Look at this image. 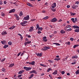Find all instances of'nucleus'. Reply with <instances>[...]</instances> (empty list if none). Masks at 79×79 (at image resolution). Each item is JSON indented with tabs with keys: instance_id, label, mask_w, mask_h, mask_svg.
<instances>
[{
	"instance_id": "nucleus-1",
	"label": "nucleus",
	"mask_w": 79,
	"mask_h": 79,
	"mask_svg": "<svg viewBox=\"0 0 79 79\" xmlns=\"http://www.w3.org/2000/svg\"><path fill=\"white\" fill-rule=\"evenodd\" d=\"M27 21L23 20V22L20 23V25L24 27V26H26V24H27Z\"/></svg>"
},
{
	"instance_id": "nucleus-2",
	"label": "nucleus",
	"mask_w": 79,
	"mask_h": 79,
	"mask_svg": "<svg viewBox=\"0 0 79 79\" xmlns=\"http://www.w3.org/2000/svg\"><path fill=\"white\" fill-rule=\"evenodd\" d=\"M23 69H25V70H26V71H30V70H31V69H32V68L27 67H24Z\"/></svg>"
},
{
	"instance_id": "nucleus-3",
	"label": "nucleus",
	"mask_w": 79,
	"mask_h": 79,
	"mask_svg": "<svg viewBox=\"0 0 79 79\" xmlns=\"http://www.w3.org/2000/svg\"><path fill=\"white\" fill-rule=\"evenodd\" d=\"M30 17H29V15H27L26 17H25L23 19V20H25V21H27V20H29Z\"/></svg>"
},
{
	"instance_id": "nucleus-4",
	"label": "nucleus",
	"mask_w": 79,
	"mask_h": 79,
	"mask_svg": "<svg viewBox=\"0 0 79 79\" xmlns=\"http://www.w3.org/2000/svg\"><path fill=\"white\" fill-rule=\"evenodd\" d=\"M57 21H58V20L56 18H53L52 19L50 20L51 22H52V23H55V22H56Z\"/></svg>"
},
{
	"instance_id": "nucleus-5",
	"label": "nucleus",
	"mask_w": 79,
	"mask_h": 79,
	"mask_svg": "<svg viewBox=\"0 0 79 79\" xmlns=\"http://www.w3.org/2000/svg\"><path fill=\"white\" fill-rule=\"evenodd\" d=\"M77 7H78V6L76 5H73L72 6V8L74 9H77Z\"/></svg>"
},
{
	"instance_id": "nucleus-6",
	"label": "nucleus",
	"mask_w": 79,
	"mask_h": 79,
	"mask_svg": "<svg viewBox=\"0 0 79 79\" xmlns=\"http://www.w3.org/2000/svg\"><path fill=\"white\" fill-rule=\"evenodd\" d=\"M15 11H16V10H15V9H11L9 11V13H14V12H15Z\"/></svg>"
},
{
	"instance_id": "nucleus-7",
	"label": "nucleus",
	"mask_w": 79,
	"mask_h": 79,
	"mask_svg": "<svg viewBox=\"0 0 79 79\" xmlns=\"http://www.w3.org/2000/svg\"><path fill=\"white\" fill-rule=\"evenodd\" d=\"M15 16L16 18V20L17 21H18V20H19L20 18L19 17V16L17 14H15Z\"/></svg>"
},
{
	"instance_id": "nucleus-8",
	"label": "nucleus",
	"mask_w": 79,
	"mask_h": 79,
	"mask_svg": "<svg viewBox=\"0 0 79 79\" xmlns=\"http://www.w3.org/2000/svg\"><path fill=\"white\" fill-rule=\"evenodd\" d=\"M56 3L54 2L53 4L52 5V7L53 8H55V7H56Z\"/></svg>"
},
{
	"instance_id": "nucleus-9",
	"label": "nucleus",
	"mask_w": 79,
	"mask_h": 79,
	"mask_svg": "<svg viewBox=\"0 0 79 79\" xmlns=\"http://www.w3.org/2000/svg\"><path fill=\"white\" fill-rule=\"evenodd\" d=\"M35 62L33 61L32 62L29 63V64L34 65H35Z\"/></svg>"
},
{
	"instance_id": "nucleus-10",
	"label": "nucleus",
	"mask_w": 79,
	"mask_h": 79,
	"mask_svg": "<svg viewBox=\"0 0 79 79\" xmlns=\"http://www.w3.org/2000/svg\"><path fill=\"white\" fill-rule=\"evenodd\" d=\"M8 64L9 65V67H13L14 65H15V64H12L11 63L10 64V63H9Z\"/></svg>"
},
{
	"instance_id": "nucleus-11",
	"label": "nucleus",
	"mask_w": 79,
	"mask_h": 79,
	"mask_svg": "<svg viewBox=\"0 0 79 79\" xmlns=\"http://www.w3.org/2000/svg\"><path fill=\"white\" fill-rule=\"evenodd\" d=\"M36 55L37 56H42V53H36Z\"/></svg>"
},
{
	"instance_id": "nucleus-12",
	"label": "nucleus",
	"mask_w": 79,
	"mask_h": 79,
	"mask_svg": "<svg viewBox=\"0 0 79 79\" xmlns=\"http://www.w3.org/2000/svg\"><path fill=\"white\" fill-rule=\"evenodd\" d=\"M30 29L29 30V31L30 32H32V31H34V27H30Z\"/></svg>"
},
{
	"instance_id": "nucleus-13",
	"label": "nucleus",
	"mask_w": 79,
	"mask_h": 79,
	"mask_svg": "<svg viewBox=\"0 0 79 79\" xmlns=\"http://www.w3.org/2000/svg\"><path fill=\"white\" fill-rule=\"evenodd\" d=\"M72 27H73L74 29H79V27L77 26L74 25Z\"/></svg>"
},
{
	"instance_id": "nucleus-14",
	"label": "nucleus",
	"mask_w": 79,
	"mask_h": 79,
	"mask_svg": "<svg viewBox=\"0 0 79 79\" xmlns=\"http://www.w3.org/2000/svg\"><path fill=\"white\" fill-rule=\"evenodd\" d=\"M57 73L58 71L56 70L52 73V74H53V75H55L56 74H57Z\"/></svg>"
},
{
	"instance_id": "nucleus-15",
	"label": "nucleus",
	"mask_w": 79,
	"mask_h": 79,
	"mask_svg": "<svg viewBox=\"0 0 79 79\" xmlns=\"http://www.w3.org/2000/svg\"><path fill=\"white\" fill-rule=\"evenodd\" d=\"M1 34L2 35H6L7 34V33L6 32V31H4L2 32V33Z\"/></svg>"
},
{
	"instance_id": "nucleus-16",
	"label": "nucleus",
	"mask_w": 79,
	"mask_h": 79,
	"mask_svg": "<svg viewBox=\"0 0 79 79\" xmlns=\"http://www.w3.org/2000/svg\"><path fill=\"white\" fill-rule=\"evenodd\" d=\"M24 70H21V71H19V72L18 74H22V73H24Z\"/></svg>"
},
{
	"instance_id": "nucleus-17",
	"label": "nucleus",
	"mask_w": 79,
	"mask_h": 79,
	"mask_svg": "<svg viewBox=\"0 0 79 79\" xmlns=\"http://www.w3.org/2000/svg\"><path fill=\"white\" fill-rule=\"evenodd\" d=\"M44 48L46 49V50H48V49H50V47H47L45 46L43 48Z\"/></svg>"
},
{
	"instance_id": "nucleus-18",
	"label": "nucleus",
	"mask_w": 79,
	"mask_h": 79,
	"mask_svg": "<svg viewBox=\"0 0 79 79\" xmlns=\"http://www.w3.org/2000/svg\"><path fill=\"white\" fill-rule=\"evenodd\" d=\"M15 27H16V26H13L9 28V29H10L11 30H12L13 29H15Z\"/></svg>"
},
{
	"instance_id": "nucleus-19",
	"label": "nucleus",
	"mask_w": 79,
	"mask_h": 79,
	"mask_svg": "<svg viewBox=\"0 0 79 79\" xmlns=\"http://www.w3.org/2000/svg\"><path fill=\"white\" fill-rule=\"evenodd\" d=\"M60 32L61 34H65V32L63 30H62L60 31Z\"/></svg>"
},
{
	"instance_id": "nucleus-20",
	"label": "nucleus",
	"mask_w": 79,
	"mask_h": 79,
	"mask_svg": "<svg viewBox=\"0 0 79 79\" xmlns=\"http://www.w3.org/2000/svg\"><path fill=\"white\" fill-rule=\"evenodd\" d=\"M75 74L76 75H77L79 74V69L77 70V71L75 72Z\"/></svg>"
},
{
	"instance_id": "nucleus-21",
	"label": "nucleus",
	"mask_w": 79,
	"mask_h": 79,
	"mask_svg": "<svg viewBox=\"0 0 79 79\" xmlns=\"http://www.w3.org/2000/svg\"><path fill=\"white\" fill-rule=\"evenodd\" d=\"M9 47V45H5L4 46H3L4 48H6L7 47Z\"/></svg>"
},
{
	"instance_id": "nucleus-22",
	"label": "nucleus",
	"mask_w": 79,
	"mask_h": 79,
	"mask_svg": "<svg viewBox=\"0 0 79 79\" xmlns=\"http://www.w3.org/2000/svg\"><path fill=\"white\" fill-rule=\"evenodd\" d=\"M34 74L33 73L32 74L30 75V77H29V79H31V78H32V77H33V76H34Z\"/></svg>"
},
{
	"instance_id": "nucleus-23",
	"label": "nucleus",
	"mask_w": 79,
	"mask_h": 79,
	"mask_svg": "<svg viewBox=\"0 0 79 79\" xmlns=\"http://www.w3.org/2000/svg\"><path fill=\"white\" fill-rule=\"evenodd\" d=\"M1 43H2V44H5L6 43V41L5 40H3L2 41H1Z\"/></svg>"
},
{
	"instance_id": "nucleus-24",
	"label": "nucleus",
	"mask_w": 79,
	"mask_h": 79,
	"mask_svg": "<svg viewBox=\"0 0 79 79\" xmlns=\"http://www.w3.org/2000/svg\"><path fill=\"white\" fill-rule=\"evenodd\" d=\"M19 13H20L19 14V16L20 17L22 16H23V12L20 11V12Z\"/></svg>"
},
{
	"instance_id": "nucleus-25",
	"label": "nucleus",
	"mask_w": 79,
	"mask_h": 79,
	"mask_svg": "<svg viewBox=\"0 0 79 79\" xmlns=\"http://www.w3.org/2000/svg\"><path fill=\"white\" fill-rule=\"evenodd\" d=\"M74 32H79V28L78 29H76L74 30Z\"/></svg>"
},
{
	"instance_id": "nucleus-26",
	"label": "nucleus",
	"mask_w": 79,
	"mask_h": 79,
	"mask_svg": "<svg viewBox=\"0 0 79 79\" xmlns=\"http://www.w3.org/2000/svg\"><path fill=\"white\" fill-rule=\"evenodd\" d=\"M27 5H28V6H31V7H32V4L29 3H27Z\"/></svg>"
},
{
	"instance_id": "nucleus-27",
	"label": "nucleus",
	"mask_w": 79,
	"mask_h": 79,
	"mask_svg": "<svg viewBox=\"0 0 79 79\" xmlns=\"http://www.w3.org/2000/svg\"><path fill=\"white\" fill-rule=\"evenodd\" d=\"M72 58H75V59H77V58H78V57H77V56H73Z\"/></svg>"
},
{
	"instance_id": "nucleus-28",
	"label": "nucleus",
	"mask_w": 79,
	"mask_h": 79,
	"mask_svg": "<svg viewBox=\"0 0 79 79\" xmlns=\"http://www.w3.org/2000/svg\"><path fill=\"white\" fill-rule=\"evenodd\" d=\"M60 60H61V59H60V58H56L54 59V60H55L56 61H60Z\"/></svg>"
},
{
	"instance_id": "nucleus-29",
	"label": "nucleus",
	"mask_w": 79,
	"mask_h": 79,
	"mask_svg": "<svg viewBox=\"0 0 79 79\" xmlns=\"http://www.w3.org/2000/svg\"><path fill=\"white\" fill-rule=\"evenodd\" d=\"M48 61L49 62V63H52V64H53V61L52 60H49Z\"/></svg>"
},
{
	"instance_id": "nucleus-30",
	"label": "nucleus",
	"mask_w": 79,
	"mask_h": 79,
	"mask_svg": "<svg viewBox=\"0 0 79 79\" xmlns=\"http://www.w3.org/2000/svg\"><path fill=\"white\" fill-rule=\"evenodd\" d=\"M67 28H70V27H71V26H70V25H67L65 27Z\"/></svg>"
},
{
	"instance_id": "nucleus-31",
	"label": "nucleus",
	"mask_w": 79,
	"mask_h": 79,
	"mask_svg": "<svg viewBox=\"0 0 79 79\" xmlns=\"http://www.w3.org/2000/svg\"><path fill=\"white\" fill-rule=\"evenodd\" d=\"M8 44L9 45H12V42L11 41H9L8 42Z\"/></svg>"
},
{
	"instance_id": "nucleus-32",
	"label": "nucleus",
	"mask_w": 79,
	"mask_h": 79,
	"mask_svg": "<svg viewBox=\"0 0 79 79\" xmlns=\"http://www.w3.org/2000/svg\"><path fill=\"white\" fill-rule=\"evenodd\" d=\"M39 24H36V30H37L38 28H39Z\"/></svg>"
},
{
	"instance_id": "nucleus-33",
	"label": "nucleus",
	"mask_w": 79,
	"mask_h": 79,
	"mask_svg": "<svg viewBox=\"0 0 79 79\" xmlns=\"http://www.w3.org/2000/svg\"><path fill=\"white\" fill-rule=\"evenodd\" d=\"M72 30V29L71 28H70L69 29H67V31H68V32H69V31H71Z\"/></svg>"
},
{
	"instance_id": "nucleus-34",
	"label": "nucleus",
	"mask_w": 79,
	"mask_h": 79,
	"mask_svg": "<svg viewBox=\"0 0 79 79\" xmlns=\"http://www.w3.org/2000/svg\"><path fill=\"white\" fill-rule=\"evenodd\" d=\"M79 46V45L77 44V45H75L73 46V48H75L76 47H78Z\"/></svg>"
},
{
	"instance_id": "nucleus-35",
	"label": "nucleus",
	"mask_w": 79,
	"mask_h": 79,
	"mask_svg": "<svg viewBox=\"0 0 79 79\" xmlns=\"http://www.w3.org/2000/svg\"><path fill=\"white\" fill-rule=\"evenodd\" d=\"M50 70L52 71V69L51 68H49L48 69L47 71V72H49Z\"/></svg>"
},
{
	"instance_id": "nucleus-36",
	"label": "nucleus",
	"mask_w": 79,
	"mask_h": 79,
	"mask_svg": "<svg viewBox=\"0 0 79 79\" xmlns=\"http://www.w3.org/2000/svg\"><path fill=\"white\" fill-rule=\"evenodd\" d=\"M40 66H43V67H47V65H45V64H40Z\"/></svg>"
},
{
	"instance_id": "nucleus-37",
	"label": "nucleus",
	"mask_w": 79,
	"mask_h": 79,
	"mask_svg": "<svg viewBox=\"0 0 79 79\" xmlns=\"http://www.w3.org/2000/svg\"><path fill=\"white\" fill-rule=\"evenodd\" d=\"M43 30V28L42 27H39L38 28V31H42Z\"/></svg>"
},
{
	"instance_id": "nucleus-38",
	"label": "nucleus",
	"mask_w": 79,
	"mask_h": 79,
	"mask_svg": "<svg viewBox=\"0 0 79 79\" xmlns=\"http://www.w3.org/2000/svg\"><path fill=\"white\" fill-rule=\"evenodd\" d=\"M71 16H74L75 15H76V13H71Z\"/></svg>"
},
{
	"instance_id": "nucleus-39",
	"label": "nucleus",
	"mask_w": 79,
	"mask_h": 79,
	"mask_svg": "<svg viewBox=\"0 0 79 79\" xmlns=\"http://www.w3.org/2000/svg\"><path fill=\"white\" fill-rule=\"evenodd\" d=\"M48 18V16H46L44 18V19H47Z\"/></svg>"
},
{
	"instance_id": "nucleus-40",
	"label": "nucleus",
	"mask_w": 79,
	"mask_h": 79,
	"mask_svg": "<svg viewBox=\"0 0 79 79\" xmlns=\"http://www.w3.org/2000/svg\"><path fill=\"white\" fill-rule=\"evenodd\" d=\"M5 60H6V58H4V59H3L2 60H1V62H2V63H3V61H5Z\"/></svg>"
},
{
	"instance_id": "nucleus-41",
	"label": "nucleus",
	"mask_w": 79,
	"mask_h": 79,
	"mask_svg": "<svg viewBox=\"0 0 79 79\" xmlns=\"http://www.w3.org/2000/svg\"><path fill=\"white\" fill-rule=\"evenodd\" d=\"M33 73H35V74H37V72L35 71V70H33Z\"/></svg>"
},
{
	"instance_id": "nucleus-42",
	"label": "nucleus",
	"mask_w": 79,
	"mask_h": 79,
	"mask_svg": "<svg viewBox=\"0 0 79 79\" xmlns=\"http://www.w3.org/2000/svg\"><path fill=\"white\" fill-rule=\"evenodd\" d=\"M49 76L50 79H53V77H52V76L51 75H49Z\"/></svg>"
},
{
	"instance_id": "nucleus-43",
	"label": "nucleus",
	"mask_w": 79,
	"mask_h": 79,
	"mask_svg": "<svg viewBox=\"0 0 79 79\" xmlns=\"http://www.w3.org/2000/svg\"><path fill=\"white\" fill-rule=\"evenodd\" d=\"M75 4L76 5H79V1H77L75 2Z\"/></svg>"
},
{
	"instance_id": "nucleus-44",
	"label": "nucleus",
	"mask_w": 79,
	"mask_h": 79,
	"mask_svg": "<svg viewBox=\"0 0 79 79\" xmlns=\"http://www.w3.org/2000/svg\"><path fill=\"white\" fill-rule=\"evenodd\" d=\"M0 5H3V1H0Z\"/></svg>"
},
{
	"instance_id": "nucleus-45",
	"label": "nucleus",
	"mask_w": 79,
	"mask_h": 79,
	"mask_svg": "<svg viewBox=\"0 0 79 79\" xmlns=\"http://www.w3.org/2000/svg\"><path fill=\"white\" fill-rule=\"evenodd\" d=\"M43 40L44 42H47V41L48 40H47V39H43Z\"/></svg>"
},
{
	"instance_id": "nucleus-46",
	"label": "nucleus",
	"mask_w": 79,
	"mask_h": 79,
	"mask_svg": "<svg viewBox=\"0 0 79 79\" xmlns=\"http://www.w3.org/2000/svg\"><path fill=\"white\" fill-rule=\"evenodd\" d=\"M52 11L53 12H55V11H56V9H52Z\"/></svg>"
},
{
	"instance_id": "nucleus-47",
	"label": "nucleus",
	"mask_w": 79,
	"mask_h": 79,
	"mask_svg": "<svg viewBox=\"0 0 79 79\" xmlns=\"http://www.w3.org/2000/svg\"><path fill=\"white\" fill-rule=\"evenodd\" d=\"M61 73L63 75L65 73V72L64 71H62L61 72Z\"/></svg>"
},
{
	"instance_id": "nucleus-48",
	"label": "nucleus",
	"mask_w": 79,
	"mask_h": 79,
	"mask_svg": "<svg viewBox=\"0 0 79 79\" xmlns=\"http://www.w3.org/2000/svg\"><path fill=\"white\" fill-rule=\"evenodd\" d=\"M71 44V43H70V42H68L67 43V45H70Z\"/></svg>"
},
{
	"instance_id": "nucleus-49",
	"label": "nucleus",
	"mask_w": 79,
	"mask_h": 79,
	"mask_svg": "<svg viewBox=\"0 0 79 79\" xmlns=\"http://www.w3.org/2000/svg\"><path fill=\"white\" fill-rule=\"evenodd\" d=\"M21 52H19L18 54H17V56H19L20 55H21Z\"/></svg>"
},
{
	"instance_id": "nucleus-50",
	"label": "nucleus",
	"mask_w": 79,
	"mask_h": 79,
	"mask_svg": "<svg viewBox=\"0 0 79 79\" xmlns=\"http://www.w3.org/2000/svg\"><path fill=\"white\" fill-rule=\"evenodd\" d=\"M2 70L3 72H5V69L4 68H2Z\"/></svg>"
},
{
	"instance_id": "nucleus-51",
	"label": "nucleus",
	"mask_w": 79,
	"mask_h": 79,
	"mask_svg": "<svg viewBox=\"0 0 79 79\" xmlns=\"http://www.w3.org/2000/svg\"><path fill=\"white\" fill-rule=\"evenodd\" d=\"M41 50L42 51H46V49L45 48L44 49V48H42L41 49Z\"/></svg>"
},
{
	"instance_id": "nucleus-52",
	"label": "nucleus",
	"mask_w": 79,
	"mask_h": 79,
	"mask_svg": "<svg viewBox=\"0 0 79 79\" xmlns=\"http://www.w3.org/2000/svg\"><path fill=\"white\" fill-rule=\"evenodd\" d=\"M42 32H41V31H37V33L39 34H41Z\"/></svg>"
},
{
	"instance_id": "nucleus-53",
	"label": "nucleus",
	"mask_w": 79,
	"mask_h": 79,
	"mask_svg": "<svg viewBox=\"0 0 79 79\" xmlns=\"http://www.w3.org/2000/svg\"><path fill=\"white\" fill-rule=\"evenodd\" d=\"M26 43H27V44H31V41H27Z\"/></svg>"
},
{
	"instance_id": "nucleus-54",
	"label": "nucleus",
	"mask_w": 79,
	"mask_h": 79,
	"mask_svg": "<svg viewBox=\"0 0 79 79\" xmlns=\"http://www.w3.org/2000/svg\"><path fill=\"white\" fill-rule=\"evenodd\" d=\"M70 40H71V41H73V40H74V39L73 38H70Z\"/></svg>"
},
{
	"instance_id": "nucleus-55",
	"label": "nucleus",
	"mask_w": 79,
	"mask_h": 79,
	"mask_svg": "<svg viewBox=\"0 0 79 79\" xmlns=\"http://www.w3.org/2000/svg\"><path fill=\"white\" fill-rule=\"evenodd\" d=\"M1 16H5V14H4V13H2L1 14Z\"/></svg>"
},
{
	"instance_id": "nucleus-56",
	"label": "nucleus",
	"mask_w": 79,
	"mask_h": 79,
	"mask_svg": "<svg viewBox=\"0 0 79 79\" xmlns=\"http://www.w3.org/2000/svg\"><path fill=\"white\" fill-rule=\"evenodd\" d=\"M36 20L35 19H31V21H35Z\"/></svg>"
},
{
	"instance_id": "nucleus-57",
	"label": "nucleus",
	"mask_w": 79,
	"mask_h": 79,
	"mask_svg": "<svg viewBox=\"0 0 79 79\" xmlns=\"http://www.w3.org/2000/svg\"><path fill=\"white\" fill-rule=\"evenodd\" d=\"M22 74L19 75L18 76V77H21V76H22Z\"/></svg>"
},
{
	"instance_id": "nucleus-58",
	"label": "nucleus",
	"mask_w": 79,
	"mask_h": 79,
	"mask_svg": "<svg viewBox=\"0 0 79 79\" xmlns=\"http://www.w3.org/2000/svg\"><path fill=\"white\" fill-rule=\"evenodd\" d=\"M43 39H47V37L44 36L43 38Z\"/></svg>"
},
{
	"instance_id": "nucleus-59",
	"label": "nucleus",
	"mask_w": 79,
	"mask_h": 79,
	"mask_svg": "<svg viewBox=\"0 0 79 79\" xmlns=\"http://www.w3.org/2000/svg\"><path fill=\"white\" fill-rule=\"evenodd\" d=\"M6 3H7V2H6V1H4V4H5V5H6Z\"/></svg>"
},
{
	"instance_id": "nucleus-60",
	"label": "nucleus",
	"mask_w": 79,
	"mask_h": 79,
	"mask_svg": "<svg viewBox=\"0 0 79 79\" xmlns=\"http://www.w3.org/2000/svg\"><path fill=\"white\" fill-rule=\"evenodd\" d=\"M56 45H60V44L59 43H56Z\"/></svg>"
},
{
	"instance_id": "nucleus-61",
	"label": "nucleus",
	"mask_w": 79,
	"mask_h": 79,
	"mask_svg": "<svg viewBox=\"0 0 79 79\" xmlns=\"http://www.w3.org/2000/svg\"><path fill=\"white\" fill-rule=\"evenodd\" d=\"M69 7H70V6L68 5L67 6V8H69Z\"/></svg>"
},
{
	"instance_id": "nucleus-62",
	"label": "nucleus",
	"mask_w": 79,
	"mask_h": 79,
	"mask_svg": "<svg viewBox=\"0 0 79 79\" xmlns=\"http://www.w3.org/2000/svg\"><path fill=\"white\" fill-rule=\"evenodd\" d=\"M24 55V52H22L21 54V56H23Z\"/></svg>"
},
{
	"instance_id": "nucleus-63",
	"label": "nucleus",
	"mask_w": 79,
	"mask_h": 79,
	"mask_svg": "<svg viewBox=\"0 0 79 79\" xmlns=\"http://www.w3.org/2000/svg\"><path fill=\"white\" fill-rule=\"evenodd\" d=\"M76 63L75 62H73V63H72V64H76Z\"/></svg>"
},
{
	"instance_id": "nucleus-64",
	"label": "nucleus",
	"mask_w": 79,
	"mask_h": 79,
	"mask_svg": "<svg viewBox=\"0 0 79 79\" xmlns=\"http://www.w3.org/2000/svg\"><path fill=\"white\" fill-rule=\"evenodd\" d=\"M57 79H61V77H57Z\"/></svg>"
}]
</instances>
